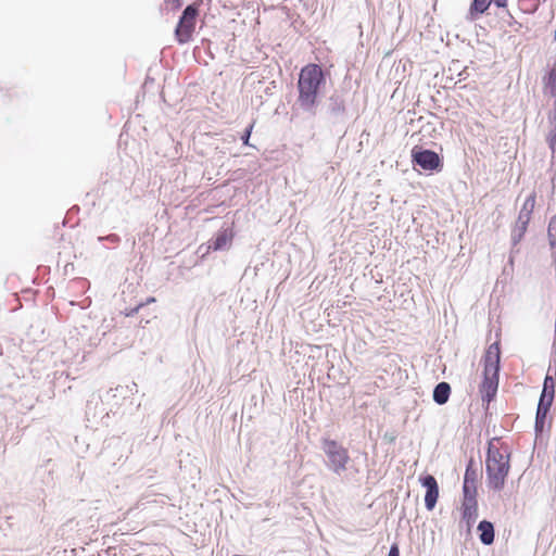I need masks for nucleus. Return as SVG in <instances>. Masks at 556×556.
Wrapping results in <instances>:
<instances>
[{
    "label": "nucleus",
    "mask_w": 556,
    "mask_h": 556,
    "mask_svg": "<svg viewBox=\"0 0 556 556\" xmlns=\"http://www.w3.org/2000/svg\"><path fill=\"white\" fill-rule=\"evenodd\" d=\"M462 509H463V520L467 525V530L470 531L472 525L478 519V502H477V497H469V496L468 497H464L463 498V504H462Z\"/></svg>",
    "instance_id": "nucleus-10"
},
{
    "label": "nucleus",
    "mask_w": 556,
    "mask_h": 556,
    "mask_svg": "<svg viewBox=\"0 0 556 556\" xmlns=\"http://www.w3.org/2000/svg\"><path fill=\"white\" fill-rule=\"evenodd\" d=\"M553 401H554V395H552V396L540 395V400H539L536 408L549 412Z\"/></svg>",
    "instance_id": "nucleus-20"
},
{
    "label": "nucleus",
    "mask_w": 556,
    "mask_h": 556,
    "mask_svg": "<svg viewBox=\"0 0 556 556\" xmlns=\"http://www.w3.org/2000/svg\"><path fill=\"white\" fill-rule=\"evenodd\" d=\"M548 81L551 86L556 85V71H552L548 76Z\"/></svg>",
    "instance_id": "nucleus-24"
},
{
    "label": "nucleus",
    "mask_w": 556,
    "mask_h": 556,
    "mask_svg": "<svg viewBox=\"0 0 556 556\" xmlns=\"http://www.w3.org/2000/svg\"><path fill=\"white\" fill-rule=\"evenodd\" d=\"M413 162L425 170H435L442 166L439 154L428 149L414 150Z\"/></svg>",
    "instance_id": "nucleus-6"
},
{
    "label": "nucleus",
    "mask_w": 556,
    "mask_h": 556,
    "mask_svg": "<svg viewBox=\"0 0 556 556\" xmlns=\"http://www.w3.org/2000/svg\"><path fill=\"white\" fill-rule=\"evenodd\" d=\"M535 205V194L531 193L526 201L519 212L515 228L511 231V241L513 244H517L523 238L528 224L531 219V215Z\"/></svg>",
    "instance_id": "nucleus-4"
},
{
    "label": "nucleus",
    "mask_w": 556,
    "mask_h": 556,
    "mask_svg": "<svg viewBox=\"0 0 556 556\" xmlns=\"http://www.w3.org/2000/svg\"><path fill=\"white\" fill-rule=\"evenodd\" d=\"M345 113V105L343 99L338 94H332L329 98L327 114L332 122H340Z\"/></svg>",
    "instance_id": "nucleus-12"
},
{
    "label": "nucleus",
    "mask_w": 556,
    "mask_h": 556,
    "mask_svg": "<svg viewBox=\"0 0 556 556\" xmlns=\"http://www.w3.org/2000/svg\"><path fill=\"white\" fill-rule=\"evenodd\" d=\"M491 3V0H472L469 8L468 18L470 21H475L477 15L483 14L489 9Z\"/></svg>",
    "instance_id": "nucleus-16"
},
{
    "label": "nucleus",
    "mask_w": 556,
    "mask_h": 556,
    "mask_svg": "<svg viewBox=\"0 0 556 556\" xmlns=\"http://www.w3.org/2000/svg\"><path fill=\"white\" fill-rule=\"evenodd\" d=\"M548 143H549V148L553 151H555L556 150V125H555V128L553 129V131L549 135Z\"/></svg>",
    "instance_id": "nucleus-21"
},
{
    "label": "nucleus",
    "mask_w": 556,
    "mask_h": 556,
    "mask_svg": "<svg viewBox=\"0 0 556 556\" xmlns=\"http://www.w3.org/2000/svg\"><path fill=\"white\" fill-rule=\"evenodd\" d=\"M547 414V410L536 408L534 422V430L536 435H541L543 433Z\"/></svg>",
    "instance_id": "nucleus-17"
},
{
    "label": "nucleus",
    "mask_w": 556,
    "mask_h": 556,
    "mask_svg": "<svg viewBox=\"0 0 556 556\" xmlns=\"http://www.w3.org/2000/svg\"><path fill=\"white\" fill-rule=\"evenodd\" d=\"M497 439H492L488 444L485 458L486 486L500 492L504 489L510 470V454L507 446L498 448L495 445Z\"/></svg>",
    "instance_id": "nucleus-2"
},
{
    "label": "nucleus",
    "mask_w": 556,
    "mask_h": 556,
    "mask_svg": "<svg viewBox=\"0 0 556 556\" xmlns=\"http://www.w3.org/2000/svg\"><path fill=\"white\" fill-rule=\"evenodd\" d=\"M43 353H45V350H43V349L39 350V351L37 352V358L41 357V356L43 355Z\"/></svg>",
    "instance_id": "nucleus-27"
},
{
    "label": "nucleus",
    "mask_w": 556,
    "mask_h": 556,
    "mask_svg": "<svg viewBox=\"0 0 556 556\" xmlns=\"http://www.w3.org/2000/svg\"><path fill=\"white\" fill-rule=\"evenodd\" d=\"M146 498H148V496H142V497L140 498V502H141V501H144Z\"/></svg>",
    "instance_id": "nucleus-28"
},
{
    "label": "nucleus",
    "mask_w": 556,
    "mask_h": 556,
    "mask_svg": "<svg viewBox=\"0 0 556 556\" xmlns=\"http://www.w3.org/2000/svg\"><path fill=\"white\" fill-rule=\"evenodd\" d=\"M547 235H548L549 245L553 249L556 247V216H554L549 220Z\"/></svg>",
    "instance_id": "nucleus-19"
},
{
    "label": "nucleus",
    "mask_w": 556,
    "mask_h": 556,
    "mask_svg": "<svg viewBox=\"0 0 556 556\" xmlns=\"http://www.w3.org/2000/svg\"><path fill=\"white\" fill-rule=\"evenodd\" d=\"M541 395L555 396V380L552 376L547 375L543 382Z\"/></svg>",
    "instance_id": "nucleus-18"
},
{
    "label": "nucleus",
    "mask_w": 556,
    "mask_h": 556,
    "mask_svg": "<svg viewBox=\"0 0 556 556\" xmlns=\"http://www.w3.org/2000/svg\"><path fill=\"white\" fill-rule=\"evenodd\" d=\"M484 378L480 386L482 402L490 404L494 399L498 388V374H483Z\"/></svg>",
    "instance_id": "nucleus-8"
},
{
    "label": "nucleus",
    "mask_w": 556,
    "mask_h": 556,
    "mask_svg": "<svg viewBox=\"0 0 556 556\" xmlns=\"http://www.w3.org/2000/svg\"><path fill=\"white\" fill-rule=\"evenodd\" d=\"M477 471L472 468V459L469 462L465 476H464V484H463V494L464 497H476L477 496Z\"/></svg>",
    "instance_id": "nucleus-11"
},
{
    "label": "nucleus",
    "mask_w": 556,
    "mask_h": 556,
    "mask_svg": "<svg viewBox=\"0 0 556 556\" xmlns=\"http://www.w3.org/2000/svg\"><path fill=\"white\" fill-rule=\"evenodd\" d=\"M131 393L138 392L137 384L135 382L131 383V386L126 387Z\"/></svg>",
    "instance_id": "nucleus-26"
},
{
    "label": "nucleus",
    "mask_w": 556,
    "mask_h": 556,
    "mask_svg": "<svg viewBox=\"0 0 556 556\" xmlns=\"http://www.w3.org/2000/svg\"><path fill=\"white\" fill-rule=\"evenodd\" d=\"M479 539L482 544L491 545L494 542V526L491 521L482 520L478 525Z\"/></svg>",
    "instance_id": "nucleus-14"
},
{
    "label": "nucleus",
    "mask_w": 556,
    "mask_h": 556,
    "mask_svg": "<svg viewBox=\"0 0 556 556\" xmlns=\"http://www.w3.org/2000/svg\"><path fill=\"white\" fill-rule=\"evenodd\" d=\"M321 450L326 455V466L336 475L341 476L351 462L348 450L336 440L323 439Z\"/></svg>",
    "instance_id": "nucleus-3"
},
{
    "label": "nucleus",
    "mask_w": 556,
    "mask_h": 556,
    "mask_svg": "<svg viewBox=\"0 0 556 556\" xmlns=\"http://www.w3.org/2000/svg\"><path fill=\"white\" fill-rule=\"evenodd\" d=\"M198 8L193 4L188 5L184 11L175 29V35L180 43L189 41L194 30Z\"/></svg>",
    "instance_id": "nucleus-5"
},
{
    "label": "nucleus",
    "mask_w": 556,
    "mask_h": 556,
    "mask_svg": "<svg viewBox=\"0 0 556 556\" xmlns=\"http://www.w3.org/2000/svg\"><path fill=\"white\" fill-rule=\"evenodd\" d=\"M325 84L326 78L319 65L308 64L301 70L298 80V103L303 111L316 113L318 97Z\"/></svg>",
    "instance_id": "nucleus-1"
},
{
    "label": "nucleus",
    "mask_w": 556,
    "mask_h": 556,
    "mask_svg": "<svg viewBox=\"0 0 556 556\" xmlns=\"http://www.w3.org/2000/svg\"><path fill=\"white\" fill-rule=\"evenodd\" d=\"M450 394L451 386L447 382L442 381L434 387L432 394L433 401L439 405H443L448 401Z\"/></svg>",
    "instance_id": "nucleus-15"
},
{
    "label": "nucleus",
    "mask_w": 556,
    "mask_h": 556,
    "mask_svg": "<svg viewBox=\"0 0 556 556\" xmlns=\"http://www.w3.org/2000/svg\"><path fill=\"white\" fill-rule=\"evenodd\" d=\"M388 556H400V548H399L397 544L391 545Z\"/></svg>",
    "instance_id": "nucleus-23"
},
{
    "label": "nucleus",
    "mask_w": 556,
    "mask_h": 556,
    "mask_svg": "<svg viewBox=\"0 0 556 556\" xmlns=\"http://www.w3.org/2000/svg\"><path fill=\"white\" fill-rule=\"evenodd\" d=\"M252 128H253V125H250L244 134L242 135L241 139H242V142L248 146L249 144V139H250V136H251V132H252Z\"/></svg>",
    "instance_id": "nucleus-22"
},
{
    "label": "nucleus",
    "mask_w": 556,
    "mask_h": 556,
    "mask_svg": "<svg viewBox=\"0 0 556 556\" xmlns=\"http://www.w3.org/2000/svg\"><path fill=\"white\" fill-rule=\"evenodd\" d=\"M501 351L498 343H492L484 355L483 374H498L500 371Z\"/></svg>",
    "instance_id": "nucleus-9"
},
{
    "label": "nucleus",
    "mask_w": 556,
    "mask_h": 556,
    "mask_svg": "<svg viewBox=\"0 0 556 556\" xmlns=\"http://www.w3.org/2000/svg\"><path fill=\"white\" fill-rule=\"evenodd\" d=\"M421 485L426 489L425 506L428 510H432L439 497V485L435 478L426 475L420 478Z\"/></svg>",
    "instance_id": "nucleus-7"
},
{
    "label": "nucleus",
    "mask_w": 556,
    "mask_h": 556,
    "mask_svg": "<svg viewBox=\"0 0 556 556\" xmlns=\"http://www.w3.org/2000/svg\"><path fill=\"white\" fill-rule=\"evenodd\" d=\"M497 8H506L507 0H491Z\"/></svg>",
    "instance_id": "nucleus-25"
},
{
    "label": "nucleus",
    "mask_w": 556,
    "mask_h": 556,
    "mask_svg": "<svg viewBox=\"0 0 556 556\" xmlns=\"http://www.w3.org/2000/svg\"><path fill=\"white\" fill-rule=\"evenodd\" d=\"M232 237L233 235L231 229H223L216 235V238L214 239L210 248H212L215 251L226 250L230 247Z\"/></svg>",
    "instance_id": "nucleus-13"
}]
</instances>
